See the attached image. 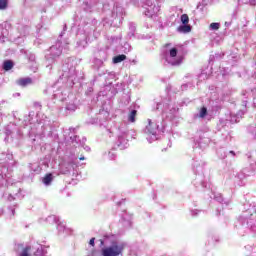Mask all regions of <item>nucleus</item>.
I'll use <instances>...</instances> for the list:
<instances>
[{
    "instance_id": "12",
    "label": "nucleus",
    "mask_w": 256,
    "mask_h": 256,
    "mask_svg": "<svg viewBox=\"0 0 256 256\" xmlns=\"http://www.w3.org/2000/svg\"><path fill=\"white\" fill-rule=\"evenodd\" d=\"M8 0H0V10L7 9Z\"/></svg>"
},
{
    "instance_id": "7",
    "label": "nucleus",
    "mask_w": 256,
    "mask_h": 256,
    "mask_svg": "<svg viewBox=\"0 0 256 256\" xmlns=\"http://www.w3.org/2000/svg\"><path fill=\"white\" fill-rule=\"evenodd\" d=\"M125 59H127V56L125 54H120L113 58V63H121L122 61H125Z\"/></svg>"
},
{
    "instance_id": "4",
    "label": "nucleus",
    "mask_w": 256,
    "mask_h": 256,
    "mask_svg": "<svg viewBox=\"0 0 256 256\" xmlns=\"http://www.w3.org/2000/svg\"><path fill=\"white\" fill-rule=\"evenodd\" d=\"M19 256H33L31 255V246H25L22 248Z\"/></svg>"
},
{
    "instance_id": "1",
    "label": "nucleus",
    "mask_w": 256,
    "mask_h": 256,
    "mask_svg": "<svg viewBox=\"0 0 256 256\" xmlns=\"http://www.w3.org/2000/svg\"><path fill=\"white\" fill-rule=\"evenodd\" d=\"M125 251V244L113 242L110 246L102 249L103 256H120Z\"/></svg>"
},
{
    "instance_id": "3",
    "label": "nucleus",
    "mask_w": 256,
    "mask_h": 256,
    "mask_svg": "<svg viewBox=\"0 0 256 256\" xmlns=\"http://www.w3.org/2000/svg\"><path fill=\"white\" fill-rule=\"evenodd\" d=\"M52 182H53V174L51 173L46 174L42 179V183H44V185H51Z\"/></svg>"
},
{
    "instance_id": "16",
    "label": "nucleus",
    "mask_w": 256,
    "mask_h": 256,
    "mask_svg": "<svg viewBox=\"0 0 256 256\" xmlns=\"http://www.w3.org/2000/svg\"><path fill=\"white\" fill-rule=\"evenodd\" d=\"M79 159H80V161H85V157L84 156H81Z\"/></svg>"
},
{
    "instance_id": "6",
    "label": "nucleus",
    "mask_w": 256,
    "mask_h": 256,
    "mask_svg": "<svg viewBox=\"0 0 256 256\" xmlns=\"http://www.w3.org/2000/svg\"><path fill=\"white\" fill-rule=\"evenodd\" d=\"M13 61L11 60H6L3 63V69L4 71H11V69H13Z\"/></svg>"
},
{
    "instance_id": "15",
    "label": "nucleus",
    "mask_w": 256,
    "mask_h": 256,
    "mask_svg": "<svg viewBox=\"0 0 256 256\" xmlns=\"http://www.w3.org/2000/svg\"><path fill=\"white\" fill-rule=\"evenodd\" d=\"M68 172H69V170L63 171V169L61 168V174H62V175H67Z\"/></svg>"
},
{
    "instance_id": "10",
    "label": "nucleus",
    "mask_w": 256,
    "mask_h": 256,
    "mask_svg": "<svg viewBox=\"0 0 256 256\" xmlns=\"http://www.w3.org/2000/svg\"><path fill=\"white\" fill-rule=\"evenodd\" d=\"M220 28H221L220 23L213 22L210 24V29H212L213 31H219Z\"/></svg>"
},
{
    "instance_id": "14",
    "label": "nucleus",
    "mask_w": 256,
    "mask_h": 256,
    "mask_svg": "<svg viewBox=\"0 0 256 256\" xmlns=\"http://www.w3.org/2000/svg\"><path fill=\"white\" fill-rule=\"evenodd\" d=\"M89 245H91L92 247H95V238L90 239Z\"/></svg>"
},
{
    "instance_id": "17",
    "label": "nucleus",
    "mask_w": 256,
    "mask_h": 256,
    "mask_svg": "<svg viewBox=\"0 0 256 256\" xmlns=\"http://www.w3.org/2000/svg\"><path fill=\"white\" fill-rule=\"evenodd\" d=\"M171 44L170 43H168V44H165L164 45V47H169Z\"/></svg>"
},
{
    "instance_id": "13",
    "label": "nucleus",
    "mask_w": 256,
    "mask_h": 256,
    "mask_svg": "<svg viewBox=\"0 0 256 256\" xmlns=\"http://www.w3.org/2000/svg\"><path fill=\"white\" fill-rule=\"evenodd\" d=\"M177 53H178L177 48H172V49L170 50V57H172V58L177 57Z\"/></svg>"
},
{
    "instance_id": "11",
    "label": "nucleus",
    "mask_w": 256,
    "mask_h": 256,
    "mask_svg": "<svg viewBox=\"0 0 256 256\" xmlns=\"http://www.w3.org/2000/svg\"><path fill=\"white\" fill-rule=\"evenodd\" d=\"M199 117H200L201 119H205V117H207V107H202V108L200 109Z\"/></svg>"
},
{
    "instance_id": "9",
    "label": "nucleus",
    "mask_w": 256,
    "mask_h": 256,
    "mask_svg": "<svg viewBox=\"0 0 256 256\" xmlns=\"http://www.w3.org/2000/svg\"><path fill=\"white\" fill-rule=\"evenodd\" d=\"M180 19H181V23H183V25L189 24V15L182 14Z\"/></svg>"
},
{
    "instance_id": "2",
    "label": "nucleus",
    "mask_w": 256,
    "mask_h": 256,
    "mask_svg": "<svg viewBox=\"0 0 256 256\" xmlns=\"http://www.w3.org/2000/svg\"><path fill=\"white\" fill-rule=\"evenodd\" d=\"M31 83H33V80L30 77L20 78L18 80V85H20L21 87H27V85H31Z\"/></svg>"
},
{
    "instance_id": "8",
    "label": "nucleus",
    "mask_w": 256,
    "mask_h": 256,
    "mask_svg": "<svg viewBox=\"0 0 256 256\" xmlns=\"http://www.w3.org/2000/svg\"><path fill=\"white\" fill-rule=\"evenodd\" d=\"M137 117V110H132L128 115V121L130 123H135V118Z\"/></svg>"
},
{
    "instance_id": "5",
    "label": "nucleus",
    "mask_w": 256,
    "mask_h": 256,
    "mask_svg": "<svg viewBox=\"0 0 256 256\" xmlns=\"http://www.w3.org/2000/svg\"><path fill=\"white\" fill-rule=\"evenodd\" d=\"M179 33H191V25L184 24L178 27Z\"/></svg>"
},
{
    "instance_id": "18",
    "label": "nucleus",
    "mask_w": 256,
    "mask_h": 256,
    "mask_svg": "<svg viewBox=\"0 0 256 256\" xmlns=\"http://www.w3.org/2000/svg\"><path fill=\"white\" fill-rule=\"evenodd\" d=\"M230 153H232V155H235V152L231 151Z\"/></svg>"
}]
</instances>
